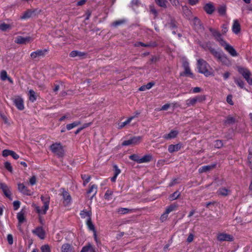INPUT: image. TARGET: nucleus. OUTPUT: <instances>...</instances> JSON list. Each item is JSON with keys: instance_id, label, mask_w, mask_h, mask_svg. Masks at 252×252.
Returning a JSON list of instances; mask_svg holds the SVG:
<instances>
[{"instance_id": "1", "label": "nucleus", "mask_w": 252, "mask_h": 252, "mask_svg": "<svg viewBox=\"0 0 252 252\" xmlns=\"http://www.w3.org/2000/svg\"><path fill=\"white\" fill-rule=\"evenodd\" d=\"M197 65L199 72L204 74L206 76L210 75V72L208 69L209 65L203 59H199L197 61Z\"/></svg>"}, {"instance_id": "2", "label": "nucleus", "mask_w": 252, "mask_h": 252, "mask_svg": "<svg viewBox=\"0 0 252 252\" xmlns=\"http://www.w3.org/2000/svg\"><path fill=\"white\" fill-rule=\"evenodd\" d=\"M41 199L42 201L43 202L44 205H43V210L40 209V207L37 206H35V209L37 212V213L39 214H45L46 213L47 211L49 209V202H50V197L47 196L46 197H45L43 195L41 196Z\"/></svg>"}, {"instance_id": "3", "label": "nucleus", "mask_w": 252, "mask_h": 252, "mask_svg": "<svg viewBox=\"0 0 252 252\" xmlns=\"http://www.w3.org/2000/svg\"><path fill=\"white\" fill-rule=\"evenodd\" d=\"M51 151L59 157H63L64 156V150L60 143H54L50 146Z\"/></svg>"}, {"instance_id": "4", "label": "nucleus", "mask_w": 252, "mask_h": 252, "mask_svg": "<svg viewBox=\"0 0 252 252\" xmlns=\"http://www.w3.org/2000/svg\"><path fill=\"white\" fill-rule=\"evenodd\" d=\"M238 71L246 79L248 84L252 85V78L250 77L251 75V72L247 68L242 67H238Z\"/></svg>"}, {"instance_id": "5", "label": "nucleus", "mask_w": 252, "mask_h": 252, "mask_svg": "<svg viewBox=\"0 0 252 252\" xmlns=\"http://www.w3.org/2000/svg\"><path fill=\"white\" fill-rule=\"evenodd\" d=\"M142 140L141 136H134L127 140L124 141L122 145L123 146H129L130 145H137L139 144Z\"/></svg>"}, {"instance_id": "6", "label": "nucleus", "mask_w": 252, "mask_h": 252, "mask_svg": "<svg viewBox=\"0 0 252 252\" xmlns=\"http://www.w3.org/2000/svg\"><path fill=\"white\" fill-rule=\"evenodd\" d=\"M47 52V49L37 50L32 52L30 55V57L32 60L39 59L40 58L44 57Z\"/></svg>"}, {"instance_id": "7", "label": "nucleus", "mask_w": 252, "mask_h": 252, "mask_svg": "<svg viewBox=\"0 0 252 252\" xmlns=\"http://www.w3.org/2000/svg\"><path fill=\"white\" fill-rule=\"evenodd\" d=\"M217 239L220 242L224 241L231 242L234 240V238L232 235L223 233L219 234Z\"/></svg>"}, {"instance_id": "8", "label": "nucleus", "mask_w": 252, "mask_h": 252, "mask_svg": "<svg viewBox=\"0 0 252 252\" xmlns=\"http://www.w3.org/2000/svg\"><path fill=\"white\" fill-rule=\"evenodd\" d=\"M13 101L14 104L19 110H22L24 109V101L20 96H16L15 98H13Z\"/></svg>"}, {"instance_id": "9", "label": "nucleus", "mask_w": 252, "mask_h": 252, "mask_svg": "<svg viewBox=\"0 0 252 252\" xmlns=\"http://www.w3.org/2000/svg\"><path fill=\"white\" fill-rule=\"evenodd\" d=\"M26 209L23 208L20 212L17 214V219L18 220V226L21 225V224L26 221Z\"/></svg>"}, {"instance_id": "10", "label": "nucleus", "mask_w": 252, "mask_h": 252, "mask_svg": "<svg viewBox=\"0 0 252 252\" xmlns=\"http://www.w3.org/2000/svg\"><path fill=\"white\" fill-rule=\"evenodd\" d=\"M0 189H2L4 194L10 200L12 198L11 197V193L8 186L4 183H0Z\"/></svg>"}, {"instance_id": "11", "label": "nucleus", "mask_w": 252, "mask_h": 252, "mask_svg": "<svg viewBox=\"0 0 252 252\" xmlns=\"http://www.w3.org/2000/svg\"><path fill=\"white\" fill-rule=\"evenodd\" d=\"M32 232L37 235L41 239H44L45 236V232L42 227H37L35 229L32 230Z\"/></svg>"}, {"instance_id": "12", "label": "nucleus", "mask_w": 252, "mask_h": 252, "mask_svg": "<svg viewBox=\"0 0 252 252\" xmlns=\"http://www.w3.org/2000/svg\"><path fill=\"white\" fill-rule=\"evenodd\" d=\"M32 40V38L30 36L23 37L22 36H18L15 40L17 44H26Z\"/></svg>"}, {"instance_id": "13", "label": "nucleus", "mask_w": 252, "mask_h": 252, "mask_svg": "<svg viewBox=\"0 0 252 252\" xmlns=\"http://www.w3.org/2000/svg\"><path fill=\"white\" fill-rule=\"evenodd\" d=\"M18 189L19 191L22 193L27 195H31V191L28 189L27 187H26L24 184L22 183H18Z\"/></svg>"}, {"instance_id": "14", "label": "nucleus", "mask_w": 252, "mask_h": 252, "mask_svg": "<svg viewBox=\"0 0 252 252\" xmlns=\"http://www.w3.org/2000/svg\"><path fill=\"white\" fill-rule=\"evenodd\" d=\"M63 198V204L65 206L69 205L71 201V197L69 193L65 190H63L62 193Z\"/></svg>"}, {"instance_id": "15", "label": "nucleus", "mask_w": 252, "mask_h": 252, "mask_svg": "<svg viewBox=\"0 0 252 252\" xmlns=\"http://www.w3.org/2000/svg\"><path fill=\"white\" fill-rule=\"evenodd\" d=\"M182 145L180 143L173 145L171 144L169 145L168 148V151L169 153H172L174 152H177L181 148Z\"/></svg>"}, {"instance_id": "16", "label": "nucleus", "mask_w": 252, "mask_h": 252, "mask_svg": "<svg viewBox=\"0 0 252 252\" xmlns=\"http://www.w3.org/2000/svg\"><path fill=\"white\" fill-rule=\"evenodd\" d=\"M216 164H215L203 166L199 169L198 171L200 173L206 172L214 169L216 167Z\"/></svg>"}, {"instance_id": "17", "label": "nucleus", "mask_w": 252, "mask_h": 252, "mask_svg": "<svg viewBox=\"0 0 252 252\" xmlns=\"http://www.w3.org/2000/svg\"><path fill=\"white\" fill-rule=\"evenodd\" d=\"M232 30L233 32L235 34H238L241 31V26L237 20L234 21Z\"/></svg>"}, {"instance_id": "18", "label": "nucleus", "mask_w": 252, "mask_h": 252, "mask_svg": "<svg viewBox=\"0 0 252 252\" xmlns=\"http://www.w3.org/2000/svg\"><path fill=\"white\" fill-rule=\"evenodd\" d=\"M230 190L228 189L225 188H221L218 190L217 193L218 195L226 196L230 193Z\"/></svg>"}, {"instance_id": "19", "label": "nucleus", "mask_w": 252, "mask_h": 252, "mask_svg": "<svg viewBox=\"0 0 252 252\" xmlns=\"http://www.w3.org/2000/svg\"><path fill=\"white\" fill-rule=\"evenodd\" d=\"M86 54L84 52H81L78 51H72L69 54L70 57L72 58H74L76 57H78L80 58H82L85 56Z\"/></svg>"}, {"instance_id": "20", "label": "nucleus", "mask_w": 252, "mask_h": 252, "mask_svg": "<svg viewBox=\"0 0 252 252\" xmlns=\"http://www.w3.org/2000/svg\"><path fill=\"white\" fill-rule=\"evenodd\" d=\"M218 61L221 62L223 64L228 66L230 64V62L228 59L223 54H221Z\"/></svg>"}, {"instance_id": "21", "label": "nucleus", "mask_w": 252, "mask_h": 252, "mask_svg": "<svg viewBox=\"0 0 252 252\" xmlns=\"http://www.w3.org/2000/svg\"><path fill=\"white\" fill-rule=\"evenodd\" d=\"M183 66L185 69V71L183 73H181V75H192V73L190 72V70L189 65V63L188 62H184L183 63Z\"/></svg>"}, {"instance_id": "22", "label": "nucleus", "mask_w": 252, "mask_h": 252, "mask_svg": "<svg viewBox=\"0 0 252 252\" xmlns=\"http://www.w3.org/2000/svg\"><path fill=\"white\" fill-rule=\"evenodd\" d=\"M204 9L207 14H211L214 12L215 8L212 4L207 3L204 6Z\"/></svg>"}, {"instance_id": "23", "label": "nucleus", "mask_w": 252, "mask_h": 252, "mask_svg": "<svg viewBox=\"0 0 252 252\" xmlns=\"http://www.w3.org/2000/svg\"><path fill=\"white\" fill-rule=\"evenodd\" d=\"M177 134V131L172 130L168 134H165L163 138L166 139H170L176 137Z\"/></svg>"}, {"instance_id": "24", "label": "nucleus", "mask_w": 252, "mask_h": 252, "mask_svg": "<svg viewBox=\"0 0 252 252\" xmlns=\"http://www.w3.org/2000/svg\"><path fill=\"white\" fill-rule=\"evenodd\" d=\"M225 49L232 56L235 57L237 56V53L235 49L229 44L225 47Z\"/></svg>"}, {"instance_id": "25", "label": "nucleus", "mask_w": 252, "mask_h": 252, "mask_svg": "<svg viewBox=\"0 0 252 252\" xmlns=\"http://www.w3.org/2000/svg\"><path fill=\"white\" fill-rule=\"evenodd\" d=\"M62 252H74V251L70 245L64 244L62 247Z\"/></svg>"}, {"instance_id": "26", "label": "nucleus", "mask_w": 252, "mask_h": 252, "mask_svg": "<svg viewBox=\"0 0 252 252\" xmlns=\"http://www.w3.org/2000/svg\"><path fill=\"white\" fill-rule=\"evenodd\" d=\"M97 192V186L95 185H93L87 191V193L88 194H90L91 193H93V195L91 197V199L94 197V196L96 194Z\"/></svg>"}, {"instance_id": "27", "label": "nucleus", "mask_w": 252, "mask_h": 252, "mask_svg": "<svg viewBox=\"0 0 252 252\" xmlns=\"http://www.w3.org/2000/svg\"><path fill=\"white\" fill-rule=\"evenodd\" d=\"M140 45L141 46H143V47H155L157 45V44L155 43L145 44L141 42H136L134 44V46L136 47H138Z\"/></svg>"}, {"instance_id": "28", "label": "nucleus", "mask_w": 252, "mask_h": 252, "mask_svg": "<svg viewBox=\"0 0 252 252\" xmlns=\"http://www.w3.org/2000/svg\"><path fill=\"white\" fill-rule=\"evenodd\" d=\"M35 92L33 90H30L29 91V99L32 102H34L36 99V96L35 95Z\"/></svg>"}, {"instance_id": "29", "label": "nucleus", "mask_w": 252, "mask_h": 252, "mask_svg": "<svg viewBox=\"0 0 252 252\" xmlns=\"http://www.w3.org/2000/svg\"><path fill=\"white\" fill-rule=\"evenodd\" d=\"M80 215L82 218H85L87 217H88V218H91L92 216V212L91 211L83 210V211H81Z\"/></svg>"}, {"instance_id": "30", "label": "nucleus", "mask_w": 252, "mask_h": 252, "mask_svg": "<svg viewBox=\"0 0 252 252\" xmlns=\"http://www.w3.org/2000/svg\"><path fill=\"white\" fill-rule=\"evenodd\" d=\"M152 158V157L151 155H145L142 158H140L139 163L149 162L151 160Z\"/></svg>"}, {"instance_id": "31", "label": "nucleus", "mask_w": 252, "mask_h": 252, "mask_svg": "<svg viewBox=\"0 0 252 252\" xmlns=\"http://www.w3.org/2000/svg\"><path fill=\"white\" fill-rule=\"evenodd\" d=\"M209 31L212 32L213 35L215 37L217 40H218L219 38H221V34L218 31L213 29L212 28H209Z\"/></svg>"}, {"instance_id": "32", "label": "nucleus", "mask_w": 252, "mask_h": 252, "mask_svg": "<svg viewBox=\"0 0 252 252\" xmlns=\"http://www.w3.org/2000/svg\"><path fill=\"white\" fill-rule=\"evenodd\" d=\"M34 11H32L31 10H28L21 17V19H25L30 18L32 16V15L34 13Z\"/></svg>"}, {"instance_id": "33", "label": "nucleus", "mask_w": 252, "mask_h": 252, "mask_svg": "<svg viewBox=\"0 0 252 252\" xmlns=\"http://www.w3.org/2000/svg\"><path fill=\"white\" fill-rule=\"evenodd\" d=\"M226 125H231L235 123V119L232 116H228L224 122Z\"/></svg>"}, {"instance_id": "34", "label": "nucleus", "mask_w": 252, "mask_h": 252, "mask_svg": "<svg viewBox=\"0 0 252 252\" xmlns=\"http://www.w3.org/2000/svg\"><path fill=\"white\" fill-rule=\"evenodd\" d=\"M178 207V205L177 204L174 203L170 206H169L166 209L165 212H166V214H169L170 212L175 210V209Z\"/></svg>"}, {"instance_id": "35", "label": "nucleus", "mask_w": 252, "mask_h": 252, "mask_svg": "<svg viewBox=\"0 0 252 252\" xmlns=\"http://www.w3.org/2000/svg\"><path fill=\"white\" fill-rule=\"evenodd\" d=\"M81 124V122L80 121H76L71 124H68L66 125V128L67 130H69L72 128L79 126Z\"/></svg>"}, {"instance_id": "36", "label": "nucleus", "mask_w": 252, "mask_h": 252, "mask_svg": "<svg viewBox=\"0 0 252 252\" xmlns=\"http://www.w3.org/2000/svg\"><path fill=\"white\" fill-rule=\"evenodd\" d=\"M211 53L218 60L221 54L213 48L209 49Z\"/></svg>"}, {"instance_id": "37", "label": "nucleus", "mask_w": 252, "mask_h": 252, "mask_svg": "<svg viewBox=\"0 0 252 252\" xmlns=\"http://www.w3.org/2000/svg\"><path fill=\"white\" fill-rule=\"evenodd\" d=\"M87 225L90 230H92L93 231H94V230H95L94 226L92 221L91 218L88 219L87 221Z\"/></svg>"}, {"instance_id": "38", "label": "nucleus", "mask_w": 252, "mask_h": 252, "mask_svg": "<svg viewBox=\"0 0 252 252\" xmlns=\"http://www.w3.org/2000/svg\"><path fill=\"white\" fill-rule=\"evenodd\" d=\"M156 3L159 6L166 8L167 1L166 0H155Z\"/></svg>"}, {"instance_id": "39", "label": "nucleus", "mask_w": 252, "mask_h": 252, "mask_svg": "<svg viewBox=\"0 0 252 252\" xmlns=\"http://www.w3.org/2000/svg\"><path fill=\"white\" fill-rule=\"evenodd\" d=\"M134 117H131L129 118L125 122H124L123 123H122L121 124H119L118 128L119 129H121V128H122L123 127H124L125 126H126V125L128 124L131 122V121L134 118Z\"/></svg>"}, {"instance_id": "40", "label": "nucleus", "mask_w": 252, "mask_h": 252, "mask_svg": "<svg viewBox=\"0 0 252 252\" xmlns=\"http://www.w3.org/2000/svg\"><path fill=\"white\" fill-rule=\"evenodd\" d=\"M196 103V99L194 98L189 99L186 100V105L187 106H193Z\"/></svg>"}, {"instance_id": "41", "label": "nucleus", "mask_w": 252, "mask_h": 252, "mask_svg": "<svg viewBox=\"0 0 252 252\" xmlns=\"http://www.w3.org/2000/svg\"><path fill=\"white\" fill-rule=\"evenodd\" d=\"M11 28V26L9 24L2 23L0 24V30L2 31H6L8 29Z\"/></svg>"}, {"instance_id": "42", "label": "nucleus", "mask_w": 252, "mask_h": 252, "mask_svg": "<svg viewBox=\"0 0 252 252\" xmlns=\"http://www.w3.org/2000/svg\"><path fill=\"white\" fill-rule=\"evenodd\" d=\"M131 211V210H130L127 208H120L117 210V212L119 214H126V213L129 212Z\"/></svg>"}, {"instance_id": "43", "label": "nucleus", "mask_w": 252, "mask_h": 252, "mask_svg": "<svg viewBox=\"0 0 252 252\" xmlns=\"http://www.w3.org/2000/svg\"><path fill=\"white\" fill-rule=\"evenodd\" d=\"M218 12L221 15H224L226 13V6H220L218 8Z\"/></svg>"}, {"instance_id": "44", "label": "nucleus", "mask_w": 252, "mask_h": 252, "mask_svg": "<svg viewBox=\"0 0 252 252\" xmlns=\"http://www.w3.org/2000/svg\"><path fill=\"white\" fill-rule=\"evenodd\" d=\"M8 77L7 72L5 70H2L0 73V78L1 80L5 81Z\"/></svg>"}, {"instance_id": "45", "label": "nucleus", "mask_w": 252, "mask_h": 252, "mask_svg": "<svg viewBox=\"0 0 252 252\" xmlns=\"http://www.w3.org/2000/svg\"><path fill=\"white\" fill-rule=\"evenodd\" d=\"M180 195V193L178 191L174 192L173 193L170 195V198L171 200H175L178 198Z\"/></svg>"}, {"instance_id": "46", "label": "nucleus", "mask_w": 252, "mask_h": 252, "mask_svg": "<svg viewBox=\"0 0 252 252\" xmlns=\"http://www.w3.org/2000/svg\"><path fill=\"white\" fill-rule=\"evenodd\" d=\"M193 23L194 25L198 28H201V21L199 19L197 18L196 17H195L193 19Z\"/></svg>"}, {"instance_id": "47", "label": "nucleus", "mask_w": 252, "mask_h": 252, "mask_svg": "<svg viewBox=\"0 0 252 252\" xmlns=\"http://www.w3.org/2000/svg\"><path fill=\"white\" fill-rule=\"evenodd\" d=\"M129 159L132 160L133 161H136L137 163H139L140 158L139 156L135 154L131 155L129 156Z\"/></svg>"}, {"instance_id": "48", "label": "nucleus", "mask_w": 252, "mask_h": 252, "mask_svg": "<svg viewBox=\"0 0 252 252\" xmlns=\"http://www.w3.org/2000/svg\"><path fill=\"white\" fill-rule=\"evenodd\" d=\"M126 22V20L122 19L118 21H116L113 23L112 25L114 27H118V26L123 24Z\"/></svg>"}, {"instance_id": "49", "label": "nucleus", "mask_w": 252, "mask_h": 252, "mask_svg": "<svg viewBox=\"0 0 252 252\" xmlns=\"http://www.w3.org/2000/svg\"><path fill=\"white\" fill-rule=\"evenodd\" d=\"M81 178L83 180H84L85 181L83 184H84V186H85L86 184L88 183L90 181V179H91V176H87L86 175H82Z\"/></svg>"}, {"instance_id": "50", "label": "nucleus", "mask_w": 252, "mask_h": 252, "mask_svg": "<svg viewBox=\"0 0 252 252\" xmlns=\"http://www.w3.org/2000/svg\"><path fill=\"white\" fill-rule=\"evenodd\" d=\"M41 252H51L50 248L49 245H45L41 247Z\"/></svg>"}, {"instance_id": "51", "label": "nucleus", "mask_w": 252, "mask_h": 252, "mask_svg": "<svg viewBox=\"0 0 252 252\" xmlns=\"http://www.w3.org/2000/svg\"><path fill=\"white\" fill-rule=\"evenodd\" d=\"M4 167L9 172H12V171H13L12 167L11 165V163L9 162H8V161L5 162L4 163Z\"/></svg>"}, {"instance_id": "52", "label": "nucleus", "mask_w": 252, "mask_h": 252, "mask_svg": "<svg viewBox=\"0 0 252 252\" xmlns=\"http://www.w3.org/2000/svg\"><path fill=\"white\" fill-rule=\"evenodd\" d=\"M29 183L31 186L34 185L36 183V177L35 176H32L29 179Z\"/></svg>"}, {"instance_id": "53", "label": "nucleus", "mask_w": 252, "mask_h": 252, "mask_svg": "<svg viewBox=\"0 0 252 252\" xmlns=\"http://www.w3.org/2000/svg\"><path fill=\"white\" fill-rule=\"evenodd\" d=\"M235 82L241 88H243L244 87V82L241 79H235Z\"/></svg>"}, {"instance_id": "54", "label": "nucleus", "mask_w": 252, "mask_h": 252, "mask_svg": "<svg viewBox=\"0 0 252 252\" xmlns=\"http://www.w3.org/2000/svg\"><path fill=\"white\" fill-rule=\"evenodd\" d=\"M217 41L219 42L220 44L222 46L224 47V49L225 48V47L227 46V45H229L221 37L220 38H219L218 40Z\"/></svg>"}, {"instance_id": "55", "label": "nucleus", "mask_w": 252, "mask_h": 252, "mask_svg": "<svg viewBox=\"0 0 252 252\" xmlns=\"http://www.w3.org/2000/svg\"><path fill=\"white\" fill-rule=\"evenodd\" d=\"M12 151L9 150H4L2 151V156L3 157H7L8 156H10Z\"/></svg>"}, {"instance_id": "56", "label": "nucleus", "mask_w": 252, "mask_h": 252, "mask_svg": "<svg viewBox=\"0 0 252 252\" xmlns=\"http://www.w3.org/2000/svg\"><path fill=\"white\" fill-rule=\"evenodd\" d=\"M13 208L14 210H17L20 207V202L19 201H15L13 202Z\"/></svg>"}, {"instance_id": "57", "label": "nucleus", "mask_w": 252, "mask_h": 252, "mask_svg": "<svg viewBox=\"0 0 252 252\" xmlns=\"http://www.w3.org/2000/svg\"><path fill=\"white\" fill-rule=\"evenodd\" d=\"M150 12L154 14L155 16L156 17L158 14V12L156 9L155 8L153 5H150Z\"/></svg>"}, {"instance_id": "58", "label": "nucleus", "mask_w": 252, "mask_h": 252, "mask_svg": "<svg viewBox=\"0 0 252 252\" xmlns=\"http://www.w3.org/2000/svg\"><path fill=\"white\" fill-rule=\"evenodd\" d=\"M232 96L230 94L227 95V98H226V101H227V103L231 105H233V102L232 101Z\"/></svg>"}, {"instance_id": "59", "label": "nucleus", "mask_w": 252, "mask_h": 252, "mask_svg": "<svg viewBox=\"0 0 252 252\" xmlns=\"http://www.w3.org/2000/svg\"><path fill=\"white\" fill-rule=\"evenodd\" d=\"M113 167L114 169V175L118 176L120 173L121 170L118 168L116 165H114Z\"/></svg>"}, {"instance_id": "60", "label": "nucleus", "mask_w": 252, "mask_h": 252, "mask_svg": "<svg viewBox=\"0 0 252 252\" xmlns=\"http://www.w3.org/2000/svg\"><path fill=\"white\" fill-rule=\"evenodd\" d=\"M168 214H166V212H165L164 213H163L160 217V220H161V221L162 222H163L164 221H165L167 218V217H168Z\"/></svg>"}, {"instance_id": "61", "label": "nucleus", "mask_w": 252, "mask_h": 252, "mask_svg": "<svg viewBox=\"0 0 252 252\" xmlns=\"http://www.w3.org/2000/svg\"><path fill=\"white\" fill-rule=\"evenodd\" d=\"M7 241L9 244L11 245L13 244V236L11 234H8L7 237Z\"/></svg>"}, {"instance_id": "62", "label": "nucleus", "mask_w": 252, "mask_h": 252, "mask_svg": "<svg viewBox=\"0 0 252 252\" xmlns=\"http://www.w3.org/2000/svg\"><path fill=\"white\" fill-rule=\"evenodd\" d=\"M215 147L217 148H220L222 146V143L221 140H216Z\"/></svg>"}, {"instance_id": "63", "label": "nucleus", "mask_w": 252, "mask_h": 252, "mask_svg": "<svg viewBox=\"0 0 252 252\" xmlns=\"http://www.w3.org/2000/svg\"><path fill=\"white\" fill-rule=\"evenodd\" d=\"M159 60V58L157 56H153L151 59L150 62L151 63H156Z\"/></svg>"}, {"instance_id": "64", "label": "nucleus", "mask_w": 252, "mask_h": 252, "mask_svg": "<svg viewBox=\"0 0 252 252\" xmlns=\"http://www.w3.org/2000/svg\"><path fill=\"white\" fill-rule=\"evenodd\" d=\"M194 98V99H196V102L197 101L201 102V101L205 100V96H196Z\"/></svg>"}]
</instances>
